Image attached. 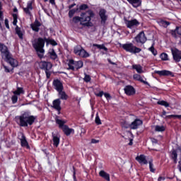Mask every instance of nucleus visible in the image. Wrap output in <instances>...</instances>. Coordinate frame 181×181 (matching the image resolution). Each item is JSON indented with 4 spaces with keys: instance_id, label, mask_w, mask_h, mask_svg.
Segmentation results:
<instances>
[{
    "instance_id": "dca6fc26",
    "label": "nucleus",
    "mask_w": 181,
    "mask_h": 181,
    "mask_svg": "<svg viewBox=\"0 0 181 181\" xmlns=\"http://www.w3.org/2000/svg\"><path fill=\"white\" fill-rule=\"evenodd\" d=\"M136 160L140 163V165H148V160L144 155H140L136 157Z\"/></svg>"
},
{
    "instance_id": "473e14b6",
    "label": "nucleus",
    "mask_w": 181,
    "mask_h": 181,
    "mask_svg": "<svg viewBox=\"0 0 181 181\" xmlns=\"http://www.w3.org/2000/svg\"><path fill=\"white\" fill-rule=\"evenodd\" d=\"M49 53L51 59L53 60H56V59H57V54H56V52H54V49H50Z\"/></svg>"
},
{
    "instance_id": "72a5a7b5",
    "label": "nucleus",
    "mask_w": 181,
    "mask_h": 181,
    "mask_svg": "<svg viewBox=\"0 0 181 181\" xmlns=\"http://www.w3.org/2000/svg\"><path fill=\"white\" fill-rule=\"evenodd\" d=\"M20 139L21 142V146H28V141H26V137H25V135L22 134Z\"/></svg>"
},
{
    "instance_id": "774afa93",
    "label": "nucleus",
    "mask_w": 181,
    "mask_h": 181,
    "mask_svg": "<svg viewBox=\"0 0 181 181\" xmlns=\"http://www.w3.org/2000/svg\"><path fill=\"white\" fill-rule=\"evenodd\" d=\"M176 118H178V119H181V115H177Z\"/></svg>"
},
{
    "instance_id": "4be33fe9",
    "label": "nucleus",
    "mask_w": 181,
    "mask_h": 181,
    "mask_svg": "<svg viewBox=\"0 0 181 181\" xmlns=\"http://www.w3.org/2000/svg\"><path fill=\"white\" fill-rule=\"evenodd\" d=\"M52 138H53V145L54 146H56V148H57V146H59L60 144V136L54 134H52Z\"/></svg>"
},
{
    "instance_id": "393cba45",
    "label": "nucleus",
    "mask_w": 181,
    "mask_h": 181,
    "mask_svg": "<svg viewBox=\"0 0 181 181\" xmlns=\"http://www.w3.org/2000/svg\"><path fill=\"white\" fill-rule=\"evenodd\" d=\"M68 70H76V61L69 59L68 61Z\"/></svg>"
},
{
    "instance_id": "8fccbe9b",
    "label": "nucleus",
    "mask_w": 181,
    "mask_h": 181,
    "mask_svg": "<svg viewBox=\"0 0 181 181\" xmlns=\"http://www.w3.org/2000/svg\"><path fill=\"white\" fill-rule=\"evenodd\" d=\"M88 8V7L87 6L86 4H83V5H81V6H80V9H81V10H83V11L87 9Z\"/></svg>"
},
{
    "instance_id": "412c9836",
    "label": "nucleus",
    "mask_w": 181,
    "mask_h": 181,
    "mask_svg": "<svg viewBox=\"0 0 181 181\" xmlns=\"http://www.w3.org/2000/svg\"><path fill=\"white\" fill-rule=\"evenodd\" d=\"M42 24L37 20H35L33 23L31 24V28L34 32H39V29L40 28V25Z\"/></svg>"
},
{
    "instance_id": "ea45409f",
    "label": "nucleus",
    "mask_w": 181,
    "mask_h": 181,
    "mask_svg": "<svg viewBox=\"0 0 181 181\" xmlns=\"http://www.w3.org/2000/svg\"><path fill=\"white\" fill-rule=\"evenodd\" d=\"M157 104H158V105H163V107H169V104L168 103V102L165 101V100H160L158 102H157Z\"/></svg>"
},
{
    "instance_id": "37998d69",
    "label": "nucleus",
    "mask_w": 181,
    "mask_h": 181,
    "mask_svg": "<svg viewBox=\"0 0 181 181\" xmlns=\"http://www.w3.org/2000/svg\"><path fill=\"white\" fill-rule=\"evenodd\" d=\"M175 33H177V35H180V36H181V27H177L175 31L173 33V35H174Z\"/></svg>"
},
{
    "instance_id": "cd10ccee",
    "label": "nucleus",
    "mask_w": 181,
    "mask_h": 181,
    "mask_svg": "<svg viewBox=\"0 0 181 181\" xmlns=\"http://www.w3.org/2000/svg\"><path fill=\"white\" fill-rule=\"evenodd\" d=\"M16 35H18L19 39H23V34L25 33V32L23 31V30L21 29V28H16Z\"/></svg>"
},
{
    "instance_id": "338daca9",
    "label": "nucleus",
    "mask_w": 181,
    "mask_h": 181,
    "mask_svg": "<svg viewBox=\"0 0 181 181\" xmlns=\"http://www.w3.org/2000/svg\"><path fill=\"white\" fill-rule=\"evenodd\" d=\"M13 12H15V13H18V8H13Z\"/></svg>"
},
{
    "instance_id": "f3484780",
    "label": "nucleus",
    "mask_w": 181,
    "mask_h": 181,
    "mask_svg": "<svg viewBox=\"0 0 181 181\" xmlns=\"http://www.w3.org/2000/svg\"><path fill=\"white\" fill-rule=\"evenodd\" d=\"M142 125V120L141 119H135L132 124H130V128L132 129H138V128Z\"/></svg>"
},
{
    "instance_id": "09e8293b",
    "label": "nucleus",
    "mask_w": 181,
    "mask_h": 181,
    "mask_svg": "<svg viewBox=\"0 0 181 181\" xmlns=\"http://www.w3.org/2000/svg\"><path fill=\"white\" fill-rule=\"evenodd\" d=\"M75 13H76V10L74 9L69 11V15L70 18L73 17V15H74Z\"/></svg>"
},
{
    "instance_id": "f257e3e1",
    "label": "nucleus",
    "mask_w": 181,
    "mask_h": 181,
    "mask_svg": "<svg viewBox=\"0 0 181 181\" xmlns=\"http://www.w3.org/2000/svg\"><path fill=\"white\" fill-rule=\"evenodd\" d=\"M94 16V13L93 11L89 10L85 13L81 14V17L76 16L73 18L74 23H78L80 22L81 25L83 26H93L91 23V18Z\"/></svg>"
},
{
    "instance_id": "864d4df0",
    "label": "nucleus",
    "mask_w": 181,
    "mask_h": 181,
    "mask_svg": "<svg viewBox=\"0 0 181 181\" xmlns=\"http://www.w3.org/2000/svg\"><path fill=\"white\" fill-rule=\"evenodd\" d=\"M177 115H167L165 116V118H176Z\"/></svg>"
},
{
    "instance_id": "2eb2a0df",
    "label": "nucleus",
    "mask_w": 181,
    "mask_h": 181,
    "mask_svg": "<svg viewBox=\"0 0 181 181\" xmlns=\"http://www.w3.org/2000/svg\"><path fill=\"white\" fill-rule=\"evenodd\" d=\"M125 94L127 95H134L135 94V88L132 86H127L124 88Z\"/></svg>"
},
{
    "instance_id": "7c9ffc66",
    "label": "nucleus",
    "mask_w": 181,
    "mask_h": 181,
    "mask_svg": "<svg viewBox=\"0 0 181 181\" xmlns=\"http://www.w3.org/2000/svg\"><path fill=\"white\" fill-rule=\"evenodd\" d=\"M132 69H134V70H136L137 71V73H139V74H141V73H144V70L142 69V66L139 64L132 65Z\"/></svg>"
},
{
    "instance_id": "6e6d98bb",
    "label": "nucleus",
    "mask_w": 181,
    "mask_h": 181,
    "mask_svg": "<svg viewBox=\"0 0 181 181\" xmlns=\"http://www.w3.org/2000/svg\"><path fill=\"white\" fill-rule=\"evenodd\" d=\"M98 142H100L99 140H97L95 139H91V144H98Z\"/></svg>"
},
{
    "instance_id": "4468645a",
    "label": "nucleus",
    "mask_w": 181,
    "mask_h": 181,
    "mask_svg": "<svg viewBox=\"0 0 181 181\" xmlns=\"http://www.w3.org/2000/svg\"><path fill=\"white\" fill-rule=\"evenodd\" d=\"M62 104V101H60V99H56L52 103V107L54 108V110H57L58 111V114H60V110H62V107L60 105Z\"/></svg>"
},
{
    "instance_id": "6ab92c4d",
    "label": "nucleus",
    "mask_w": 181,
    "mask_h": 181,
    "mask_svg": "<svg viewBox=\"0 0 181 181\" xmlns=\"http://www.w3.org/2000/svg\"><path fill=\"white\" fill-rule=\"evenodd\" d=\"M62 131L66 135V136H69L71 134H74V129L69 128V126L64 125L62 127Z\"/></svg>"
},
{
    "instance_id": "052dcab7",
    "label": "nucleus",
    "mask_w": 181,
    "mask_h": 181,
    "mask_svg": "<svg viewBox=\"0 0 181 181\" xmlns=\"http://www.w3.org/2000/svg\"><path fill=\"white\" fill-rule=\"evenodd\" d=\"M2 16H4V13H2V11L0 10V21H2V19H3Z\"/></svg>"
},
{
    "instance_id": "a878e982",
    "label": "nucleus",
    "mask_w": 181,
    "mask_h": 181,
    "mask_svg": "<svg viewBox=\"0 0 181 181\" xmlns=\"http://www.w3.org/2000/svg\"><path fill=\"white\" fill-rule=\"evenodd\" d=\"M134 8H138L139 6H141V4L142 2L141 0H127Z\"/></svg>"
},
{
    "instance_id": "f03ea898",
    "label": "nucleus",
    "mask_w": 181,
    "mask_h": 181,
    "mask_svg": "<svg viewBox=\"0 0 181 181\" xmlns=\"http://www.w3.org/2000/svg\"><path fill=\"white\" fill-rule=\"evenodd\" d=\"M35 119L36 117L30 115V112H25L21 115L16 117V121L20 127H28V125H32L33 122H35Z\"/></svg>"
},
{
    "instance_id": "5701e85b",
    "label": "nucleus",
    "mask_w": 181,
    "mask_h": 181,
    "mask_svg": "<svg viewBox=\"0 0 181 181\" xmlns=\"http://www.w3.org/2000/svg\"><path fill=\"white\" fill-rule=\"evenodd\" d=\"M55 122L59 125V127L63 129V127H64V124L67 122L66 120L59 119V117H56Z\"/></svg>"
},
{
    "instance_id": "de8ad7c7",
    "label": "nucleus",
    "mask_w": 181,
    "mask_h": 181,
    "mask_svg": "<svg viewBox=\"0 0 181 181\" xmlns=\"http://www.w3.org/2000/svg\"><path fill=\"white\" fill-rule=\"evenodd\" d=\"M104 96L107 100V101H109V100H111V95H110V93H104Z\"/></svg>"
},
{
    "instance_id": "c03bdc74",
    "label": "nucleus",
    "mask_w": 181,
    "mask_h": 181,
    "mask_svg": "<svg viewBox=\"0 0 181 181\" xmlns=\"http://www.w3.org/2000/svg\"><path fill=\"white\" fill-rule=\"evenodd\" d=\"M13 104H16L18 103V96L16 95H14L11 98Z\"/></svg>"
},
{
    "instance_id": "ddd939ff",
    "label": "nucleus",
    "mask_w": 181,
    "mask_h": 181,
    "mask_svg": "<svg viewBox=\"0 0 181 181\" xmlns=\"http://www.w3.org/2000/svg\"><path fill=\"white\" fill-rule=\"evenodd\" d=\"M33 4V1H29L27 3V6L26 7H23V11L25 12V13H26V15H30V11H32L33 9V6H32Z\"/></svg>"
},
{
    "instance_id": "7ed1b4c3",
    "label": "nucleus",
    "mask_w": 181,
    "mask_h": 181,
    "mask_svg": "<svg viewBox=\"0 0 181 181\" xmlns=\"http://www.w3.org/2000/svg\"><path fill=\"white\" fill-rule=\"evenodd\" d=\"M33 47L36 50V52L40 53H45V40L42 37L35 38L32 40Z\"/></svg>"
},
{
    "instance_id": "1a4fd4ad",
    "label": "nucleus",
    "mask_w": 181,
    "mask_h": 181,
    "mask_svg": "<svg viewBox=\"0 0 181 181\" xmlns=\"http://www.w3.org/2000/svg\"><path fill=\"white\" fill-rule=\"evenodd\" d=\"M125 24H126V26L129 28V29H132L134 28H136L137 26H139V23L136 19L126 21Z\"/></svg>"
},
{
    "instance_id": "4d7b16f0",
    "label": "nucleus",
    "mask_w": 181,
    "mask_h": 181,
    "mask_svg": "<svg viewBox=\"0 0 181 181\" xmlns=\"http://www.w3.org/2000/svg\"><path fill=\"white\" fill-rule=\"evenodd\" d=\"M4 70H5L6 73H10L11 72V70H9V68H8V66L4 65Z\"/></svg>"
},
{
    "instance_id": "2f4dec72",
    "label": "nucleus",
    "mask_w": 181,
    "mask_h": 181,
    "mask_svg": "<svg viewBox=\"0 0 181 181\" xmlns=\"http://www.w3.org/2000/svg\"><path fill=\"white\" fill-rule=\"evenodd\" d=\"M93 47H97L99 50H105V52H107L108 49L104 45H98V44H93Z\"/></svg>"
},
{
    "instance_id": "20e7f679",
    "label": "nucleus",
    "mask_w": 181,
    "mask_h": 181,
    "mask_svg": "<svg viewBox=\"0 0 181 181\" xmlns=\"http://www.w3.org/2000/svg\"><path fill=\"white\" fill-rule=\"evenodd\" d=\"M121 47L124 49L126 52H128L129 53H133L134 54L136 53H140L141 49L136 47V46L134 45V44L131 42H128L126 44H123L121 45Z\"/></svg>"
},
{
    "instance_id": "423d86ee",
    "label": "nucleus",
    "mask_w": 181,
    "mask_h": 181,
    "mask_svg": "<svg viewBox=\"0 0 181 181\" xmlns=\"http://www.w3.org/2000/svg\"><path fill=\"white\" fill-rule=\"evenodd\" d=\"M39 66H40V69L45 70L46 76H47V78H50V69L52 67V63L42 61V62H39Z\"/></svg>"
},
{
    "instance_id": "f8f14e48",
    "label": "nucleus",
    "mask_w": 181,
    "mask_h": 181,
    "mask_svg": "<svg viewBox=\"0 0 181 181\" xmlns=\"http://www.w3.org/2000/svg\"><path fill=\"white\" fill-rule=\"evenodd\" d=\"M172 54L173 57V59L175 62H180L181 60V51H179L178 49H172Z\"/></svg>"
},
{
    "instance_id": "13d9d810",
    "label": "nucleus",
    "mask_w": 181,
    "mask_h": 181,
    "mask_svg": "<svg viewBox=\"0 0 181 181\" xmlns=\"http://www.w3.org/2000/svg\"><path fill=\"white\" fill-rule=\"evenodd\" d=\"M96 95H97V97H103V95H104V92L100 91L98 94H96Z\"/></svg>"
},
{
    "instance_id": "e433bc0d",
    "label": "nucleus",
    "mask_w": 181,
    "mask_h": 181,
    "mask_svg": "<svg viewBox=\"0 0 181 181\" xmlns=\"http://www.w3.org/2000/svg\"><path fill=\"white\" fill-rule=\"evenodd\" d=\"M95 122L97 125H101V119H100V116L98 115V112L96 113Z\"/></svg>"
},
{
    "instance_id": "c9c22d12",
    "label": "nucleus",
    "mask_w": 181,
    "mask_h": 181,
    "mask_svg": "<svg viewBox=\"0 0 181 181\" xmlns=\"http://www.w3.org/2000/svg\"><path fill=\"white\" fill-rule=\"evenodd\" d=\"M160 59H161V60H163L164 62L169 60V57L168 56V54H166V53L160 54Z\"/></svg>"
},
{
    "instance_id": "c85d7f7f",
    "label": "nucleus",
    "mask_w": 181,
    "mask_h": 181,
    "mask_svg": "<svg viewBox=\"0 0 181 181\" xmlns=\"http://www.w3.org/2000/svg\"><path fill=\"white\" fill-rule=\"evenodd\" d=\"M166 127L163 125H156L154 127V130L156 132H164L165 131Z\"/></svg>"
},
{
    "instance_id": "4c0bfd02",
    "label": "nucleus",
    "mask_w": 181,
    "mask_h": 181,
    "mask_svg": "<svg viewBox=\"0 0 181 181\" xmlns=\"http://www.w3.org/2000/svg\"><path fill=\"white\" fill-rule=\"evenodd\" d=\"M75 67L76 70H78V69H81L83 67V62L82 61H76L75 64Z\"/></svg>"
},
{
    "instance_id": "5fc2aeb1",
    "label": "nucleus",
    "mask_w": 181,
    "mask_h": 181,
    "mask_svg": "<svg viewBox=\"0 0 181 181\" xmlns=\"http://www.w3.org/2000/svg\"><path fill=\"white\" fill-rule=\"evenodd\" d=\"M128 126L127 122H124V123L122 122V127H123V128H128Z\"/></svg>"
},
{
    "instance_id": "680f3d73",
    "label": "nucleus",
    "mask_w": 181,
    "mask_h": 181,
    "mask_svg": "<svg viewBox=\"0 0 181 181\" xmlns=\"http://www.w3.org/2000/svg\"><path fill=\"white\" fill-rule=\"evenodd\" d=\"M152 142L153 144H158V140H156V139H153Z\"/></svg>"
},
{
    "instance_id": "b1692460",
    "label": "nucleus",
    "mask_w": 181,
    "mask_h": 181,
    "mask_svg": "<svg viewBox=\"0 0 181 181\" xmlns=\"http://www.w3.org/2000/svg\"><path fill=\"white\" fill-rule=\"evenodd\" d=\"M133 78L134 80H136L137 81H141V83H144V84H149L148 82H146V81H144V78H142V76H141V75L138 74H135L133 76Z\"/></svg>"
},
{
    "instance_id": "0e129e2a",
    "label": "nucleus",
    "mask_w": 181,
    "mask_h": 181,
    "mask_svg": "<svg viewBox=\"0 0 181 181\" xmlns=\"http://www.w3.org/2000/svg\"><path fill=\"white\" fill-rule=\"evenodd\" d=\"M166 115V111L163 110L162 113V117H165Z\"/></svg>"
},
{
    "instance_id": "39448f33",
    "label": "nucleus",
    "mask_w": 181,
    "mask_h": 181,
    "mask_svg": "<svg viewBox=\"0 0 181 181\" xmlns=\"http://www.w3.org/2000/svg\"><path fill=\"white\" fill-rule=\"evenodd\" d=\"M74 53L76 54V56H79L80 57H83V59H87V57H90V54L86 51L81 46L78 45L74 48Z\"/></svg>"
},
{
    "instance_id": "0eeeda50",
    "label": "nucleus",
    "mask_w": 181,
    "mask_h": 181,
    "mask_svg": "<svg viewBox=\"0 0 181 181\" xmlns=\"http://www.w3.org/2000/svg\"><path fill=\"white\" fill-rule=\"evenodd\" d=\"M134 40L136 43H141V45H144V43H145L148 39L145 35V33H144V31H141L136 37H134Z\"/></svg>"
},
{
    "instance_id": "a18cd8bd",
    "label": "nucleus",
    "mask_w": 181,
    "mask_h": 181,
    "mask_svg": "<svg viewBox=\"0 0 181 181\" xmlns=\"http://www.w3.org/2000/svg\"><path fill=\"white\" fill-rule=\"evenodd\" d=\"M90 81H91V77H90V75H85L84 81H86V83H88Z\"/></svg>"
},
{
    "instance_id": "3c124183",
    "label": "nucleus",
    "mask_w": 181,
    "mask_h": 181,
    "mask_svg": "<svg viewBox=\"0 0 181 181\" xmlns=\"http://www.w3.org/2000/svg\"><path fill=\"white\" fill-rule=\"evenodd\" d=\"M49 42L50 43V45H52V46H57V42H56V41L53 40H50L49 41Z\"/></svg>"
},
{
    "instance_id": "603ef678",
    "label": "nucleus",
    "mask_w": 181,
    "mask_h": 181,
    "mask_svg": "<svg viewBox=\"0 0 181 181\" xmlns=\"http://www.w3.org/2000/svg\"><path fill=\"white\" fill-rule=\"evenodd\" d=\"M4 23L6 25V28H7V29H9V21H8V19H5Z\"/></svg>"
},
{
    "instance_id": "f704fd0d",
    "label": "nucleus",
    "mask_w": 181,
    "mask_h": 181,
    "mask_svg": "<svg viewBox=\"0 0 181 181\" xmlns=\"http://www.w3.org/2000/svg\"><path fill=\"white\" fill-rule=\"evenodd\" d=\"M13 93L14 95H21V94H23V88H17V90H14Z\"/></svg>"
},
{
    "instance_id": "9b49d317",
    "label": "nucleus",
    "mask_w": 181,
    "mask_h": 181,
    "mask_svg": "<svg viewBox=\"0 0 181 181\" xmlns=\"http://www.w3.org/2000/svg\"><path fill=\"white\" fill-rule=\"evenodd\" d=\"M7 63H9L11 67H18V60L12 57V55H8V57L4 58Z\"/></svg>"
},
{
    "instance_id": "79ce46f5",
    "label": "nucleus",
    "mask_w": 181,
    "mask_h": 181,
    "mask_svg": "<svg viewBox=\"0 0 181 181\" xmlns=\"http://www.w3.org/2000/svg\"><path fill=\"white\" fill-rule=\"evenodd\" d=\"M149 163V169L152 173H155V168H153V163H152V160L148 161Z\"/></svg>"
},
{
    "instance_id": "9d476101",
    "label": "nucleus",
    "mask_w": 181,
    "mask_h": 181,
    "mask_svg": "<svg viewBox=\"0 0 181 181\" xmlns=\"http://www.w3.org/2000/svg\"><path fill=\"white\" fill-rule=\"evenodd\" d=\"M99 16L101 19L102 25H105V22L108 19V16L107 15V11L105 9H100L99 12Z\"/></svg>"
},
{
    "instance_id": "aec40b11",
    "label": "nucleus",
    "mask_w": 181,
    "mask_h": 181,
    "mask_svg": "<svg viewBox=\"0 0 181 181\" xmlns=\"http://www.w3.org/2000/svg\"><path fill=\"white\" fill-rule=\"evenodd\" d=\"M154 73L158 74V76H173V74L168 70L155 71Z\"/></svg>"
},
{
    "instance_id": "6e6552de",
    "label": "nucleus",
    "mask_w": 181,
    "mask_h": 181,
    "mask_svg": "<svg viewBox=\"0 0 181 181\" xmlns=\"http://www.w3.org/2000/svg\"><path fill=\"white\" fill-rule=\"evenodd\" d=\"M0 52L1 53L2 59H6V57H9V55L11 54L9 50H8V47L4 44H0Z\"/></svg>"
},
{
    "instance_id": "69168bd1",
    "label": "nucleus",
    "mask_w": 181,
    "mask_h": 181,
    "mask_svg": "<svg viewBox=\"0 0 181 181\" xmlns=\"http://www.w3.org/2000/svg\"><path fill=\"white\" fill-rule=\"evenodd\" d=\"M50 4H52V5H54L55 2L54 0H49Z\"/></svg>"
},
{
    "instance_id": "49530a36",
    "label": "nucleus",
    "mask_w": 181,
    "mask_h": 181,
    "mask_svg": "<svg viewBox=\"0 0 181 181\" xmlns=\"http://www.w3.org/2000/svg\"><path fill=\"white\" fill-rule=\"evenodd\" d=\"M160 24L162 25L163 26H169L170 25L169 22L165 21H160Z\"/></svg>"
},
{
    "instance_id": "bb28decb",
    "label": "nucleus",
    "mask_w": 181,
    "mask_h": 181,
    "mask_svg": "<svg viewBox=\"0 0 181 181\" xmlns=\"http://www.w3.org/2000/svg\"><path fill=\"white\" fill-rule=\"evenodd\" d=\"M99 176L105 179V180L110 181V174L105 173L104 170L100 171Z\"/></svg>"
},
{
    "instance_id": "a19ab883",
    "label": "nucleus",
    "mask_w": 181,
    "mask_h": 181,
    "mask_svg": "<svg viewBox=\"0 0 181 181\" xmlns=\"http://www.w3.org/2000/svg\"><path fill=\"white\" fill-rule=\"evenodd\" d=\"M148 50L152 53V54H153V56H156V54H158V51L155 49L153 45L150 48H148Z\"/></svg>"
},
{
    "instance_id": "e2e57ef3",
    "label": "nucleus",
    "mask_w": 181,
    "mask_h": 181,
    "mask_svg": "<svg viewBox=\"0 0 181 181\" xmlns=\"http://www.w3.org/2000/svg\"><path fill=\"white\" fill-rule=\"evenodd\" d=\"M158 180V181L165 180V177H159Z\"/></svg>"
},
{
    "instance_id": "bf43d9fd",
    "label": "nucleus",
    "mask_w": 181,
    "mask_h": 181,
    "mask_svg": "<svg viewBox=\"0 0 181 181\" xmlns=\"http://www.w3.org/2000/svg\"><path fill=\"white\" fill-rule=\"evenodd\" d=\"M37 55L39 56V57L40 59H42V57H43V53H45V52H37Z\"/></svg>"
},
{
    "instance_id": "a211bd4d",
    "label": "nucleus",
    "mask_w": 181,
    "mask_h": 181,
    "mask_svg": "<svg viewBox=\"0 0 181 181\" xmlns=\"http://www.w3.org/2000/svg\"><path fill=\"white\" fill-rule=\"evenodd\" d=\"M53 86H54L55 90L57 91H62L63 90V83L59 80H55L53 82Z\"/></svg>"
},
{
    "instance_id": "58836bf2",
    "label": "nucleus",
    "mask_w": 181,
    "mask_h": 181,
    "mask_svg": "<svg viewBox=\"0 0 181 181\" xmlns=\"http://www.w3.org/2000/svg\"><path fill=\"white\" fill-rule=\"evenodd\" d=\"M13 25H14V26H16V25L18 24V13H13Z\"/></svg>"
},
{
    "instance_id": "c756f323",
    "label": "nucleus",
    "mask_w": 181,
    "mask_h": 181,
    "mask_svg": "<svg viewBox=\"0 0 181 181\" xmlns=\"http://www.w3.org/2000/svg\"><path fill=\"white\" fill-rule=\"evenodd\" d=\"M58 95L59 97V100H67L69 96L66 94V92L63 91V90L58 91Z\"/></svg>"
}]
</instances>
